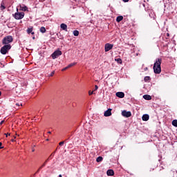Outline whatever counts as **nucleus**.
Returning <instances> with one entry per match:
<instances>
[{
  "label": "nucleus",
  "instance_id": "obj_1",
  "mask_svg": "<svg viewBox=\"0 0 177 177\" xmlns=\"http://www.w3.org/2000/svg\"><path fill=\"white\" fill-rule=\"evenodd\" d=\"M161 62H162L161 58L156 59L153 67L155 74H160L161 73Z\"/></svg>",
  "mask_w": 177,
  "mask_h": 177
},
{
  "label": "nucleus",
  "instance_id": "obj_2",
  "mask_svg": "<svg viewBox=\"0 0 177 177\" xmlns=\"http://www.w3.org/2000/svg\"><path fill=\"white\" fill-rule=\"evenodd\" d=\"M12 48V46L10 44H5L1 48V55H6L8 53V51L10 50Z\"/></svg>",
  "mask_w": 177,
  "mask_h": 177
},
{
  "label": "nucleus",
  "instance_id": "obj_3",
  "mask_svg": "<svg viewBox=\"0 0 177 177\" xmlns=\"http://www.w3.org/2000/svg\"><path fill=\"white\" fill-rule=\"evenodd\" d=\"M13 42V37L12 36H6L2 41L3 45H10V44Z\"/></svg>",
  "mask_w": 177,
  "mask_h": 177
},
{
  "label": "nucleus",
  "instance_id": "obj_4",
  "mask_svg": "<svg viewBox=\"0 0 177 177\" xmlns=\"http://www.w3.org/2000/svg\"><path fill=\"white\" fill-rule=\"evenodd\" d=\"M24 17V12H19V8H17V12L15 14V19L16 20H21Z\"/></svg>",
  "mask_w": 177,
  "mask_h": 177
},
{
  "label": "nucleus",
  "instance_id": "obj_5",
  "mask_svg": "<svg viewBox=\"0 0 177 177\" xmlns=\"http://www.w3.org/2000/svg\"><path fill=\"white\" fill-rule=\"evenodd\" d=\"M51 56L53 59H57L59 56H62V51L60 50H57L52 54Z\"/></svg>",
  "mask_w": 177,
  "mask_h": 177
},
{
  "label": "nucleus",
  "instance_id": "obj_6",
  "mask_svg": "<svg viewBox=\"0 0 177 177\" xmlns=\"http://www.w3.org/2000/svg\"><path fill=\"white\" fill-rule=\"evenodd\" d=\"M113 46H114V45L111 44L110 43L106 44L104 46L105 52H109V50H111V49H113Z\"/></svg>",
  "mask_w": 177,
  "mask_h": 177
},
{
  "label": "nucleus",
  "instance_id": "obj_7",
  "mask_svg": "<svg viewBox=\"0 0 177 177\" xmlns=\"http://www.w3.org/2000/svg\"><path fill=\"white\" fill-rule=\"evenodd\" d=\"M122 115L123 117H125L126 118H129V117H131V115H132V113H131V111H127L125 110L122 111Z\"/></svg>",
  "mask_w": 177,
  "mask_h": 177
},
{
  "label": "nucleus",
  "instance_id": "obj_8",
  "mask_svg": "<svg viewBox=\"0 0 177 177\" xmlns=\"http://www.w3.org/2000/svg\"><path fill=\"white\" fill-rule=\"evenodd\" d=\"M117 97H120V99H123L125 97V93L124 92H117L115 93Z\"/></svg>",
  "mask_w": 177,
  "mask_h": 177
},
{
  "label": "nucleus",
  "instance_id": "obj_9",
  "mask_svg": "<svg viewBox=\"0 0 177 177\" xmlns=\"http://www.w3.org/2000/svg\"><path fill=\"white\" fill-rule=\"evenodd\" d=\"M104 117H110L111 115V109H109L104 113Z\"/></svg>",
  "mask_w": 177,
  "mask_h": 177
},
{
  "label": "nucleus",
  "instance_id": "obj_10",
  "mask_svg": "<svg viewBox=\"0 0 177 177\" xmlns=\"http://www.w3.org/2000/svg\"><path fill=\"white\" fill-rule=\"evenodd\" d=\"M19 10H21L22 12H26V10H28V8H27V6H21V5H20L19 6Z\"/></svg>",
  "mask_w": 177,
  "mask_h": 177
},
{
  "label": "nucleus",
  "instance_id": "obj_11",
  "mask_svg": "<svg viewBox=\"0 0 177 177\" xmlns=\"http://www.w3.org/2000/svg\"><path fill=\"white\" fill-rule=\"evenodd\" d=\"M106 174L108 175V176H113V175H114V171L113 169H109L106 171Z\"/></svg>",
  "mask_w": 177,
  "mask_h": 177
},
{
  "label": "nucleus",
  "instance_id": "obj_12",
  "mask_svg": "<svg viewBox=\"0 0 177 177\" xmlns=\"http://www.w3.org/2000/svg\"><path fill=\"white\" fill-rule=\"evenodd\" d=\"M149 116L148 114H145L142 117V121H149Z\"/></svg>",
  "mask_w": 177,
  "mask_h": 177
},
{
  "label": "nucleus",
  "instance_id": "obj_13",
  "mask_svg": "<svg viewBox=\"0 0 177 177\" xmlns=\"http://www.w3.org/2000/svg\"><path fill=\"white\" fill-rule=\"evenodd\" d=\"M60 28L62 30H64V31H67V25L66 24H62Z\"/></svg>",
  "mask_w": 177,
  "mask_h": 177
},
{
  "label": "nucleus",
  "instance_id": "obj_14",
  "mask_svg": "<svg viewBox=\"0 0 177 177\" xmlns=\"http://www.w3.org/2000/svg\"><path fill=\"white\" fill-rule=\"evenodd\" d=\"M143 99H145V100H151V96L149 95H144Z\"/></svg>",
  "mask_w": 177,
  "mask_h": 177
},
{
  "label": "nucleus",
  "instance_id": "obj_15",
  "mask_svg": "<svg viewBox=\"0 0 177 177\" xmlns=\"http://www.w3.org/2000/svg\"><path fill=\"white\" fill-rule=\"evenodd\" d=\"M28 34H32V35H34V32H32V27L28 28L27 29Z\"/></svg>",
  "mask_w": 177,
  "mask_h": 177
},
{
  "label": "nucleus",
  "instance_id": "obj_16",
  "mask_svg": "<svg viewBox=\"0 0 177 177\" xmlns=\"http://www.w3.org/2000/svg\"><path fill=\"white\" fill-rule=\"evenodd\" d=\"M123 19H124V17H122V16H118V17L116 18V21H118V23H120V21H121Z\"/></svg>",
  "mask_w": 177,
  "mask_h": 177
},
{
  "label": "nucleus",
  "instance_id": "obj_17",
  "mask_svg": "<svg viewBox=\"0 0 177 177\" xmlns=\"http://www.w3.org/2000/svg\"><path fill=\"white\" fill-rule=\"evenodd\" d=\"M40 32H42V34L46 32V29L45 28V27L42 26L40 28Z\"/></svg>",
  "mask_w": 177,
  "mask_h": 177
},
{
  "label": "nucleus",
  "instance_id": "obj_18",
  "mask_svg": "<svg viewBox=\"0 0 177 177\" xmlns=\"http://www.w3.org/2000/svg\"><path fill=\"white\" fill-rule=\"evenodd\" d=\"M96 161H97V162H102V161H103V157H102V156L97 157L96 159Z\"/></svg>",
  "mask_w": 177,
  "mask_h": 177
},
{
  "label": "nucleus",
  "instance_id": "obj_19",
  "mask_svg": "<svg viewBox=\"0 0 177 177\" xmlns=\"http://www.w3.org/2000/svg\"><path fill=\"white\" fill-rule=\"evenodd\" d=\"M115 62H117V63H118L119 64H122V59H121V58H118L115 59Z\"/></svg>",
  "mask_w": 177,
  "mask_h": 177
},
{
  "label": "nucleus",
  "instance_id": "obj_20",
  "mask_svg": "<svg viewBox=\"0 0 177 177\" xmlns=\"http://www.w3.org/2000/svg\"><path fill=\"white\" fill-rule=\"evenodd\" d=\"M73 35H75V37H78V35H80V32L78 30H74Z\"/></svg>",
  "mask_w": 177,
  "mask_h": 177
},
{
  "label": "nucleus",
  "instance_id": "obj_21",
  "mask_svg": "<svg viewBox=\"0 0 177 177\" xmlns=\"http://www.w3.org/2000/svg\"><path fill=\"white\" fill-rule=\"evenodd\" d=\"M172 125H173L174 127H177V120H174L172 121Z\"/></svg>",
  "mask_w": 177,
  "mask_h": 177
},
{
  "label": "nucleus",
  "instance_id": "obj_22",
  "mask_svg": "<svg viewBox=\"0 0 177 177\" xmlns=\"http://www.w3.org/2000/svg\"><path fill=\"white\" fill-rule=\"evenodd\" d=\"M75 64H77V62H73V63H71V64H68L67 66L68 68H70V67H73V66H75Z\"/></svg>",
  "mask_w": 177,
  "mask_h": 177
},
{
  "label": "nucleus",
  "instance_id": "obj_23",
  "mask_svg": "<svg viewBox=\"0 0 177 177\" xmlns=\"http://www.w3.org/2000/svg\"><path fill=\"white\" fill-rule=\"evenodd\" d=\"M149 80H150V77L147 76V77H145V82L149 81Z\"/></svg>",
  "mask_w": 177,
  "mask_h": 177
},
{
  "label": "nucleus",
  "instance_id": "obj_24",
  "mask_svg": "<svg viewBox=\"0 0 177 177\" xmlns=\"http://www.w3.org/2000/svg\"><path fill=\"white\" fill-rule=\"evenodd\" d=\"M88 95H89V96L93 95V91H88Z\"/></svg>",
  "mask_w": 177,
  "mask_h": 177
},
{
  "label": "nucleus",
  "instance_id": "obj_25",
  "mask_svg": "<svg viewBox=\"0 0 177 177\" xmlns=\"http://www.w3.org/2000/svg\"><path fill=\"white\" fill-rule=\"evenodd\" d=\"M67 68H68V66H66L65 68H64L62 71H66V70H67Z\"/></svg>",
  "mask_w": 177,
  "mask_h": 177
},
{
  "label": "nucleus",
  "instance_id": "obj_26",
  "mask_svg": "<svg viewBox=\"0 0 177 177\" xmlns=\"http://www.w3.org/2000/svg\"><path fill=\"white\" fill-rule=\"evenodd\" d=\"M97 89H99V87L97 86V85H95L94 91H97Z\"/></svg>",
  "mask_w": 177,
  "mask_h": 177
},
{
  "label": "nucleus",
  "instance_id": "obj_27",
  "mask_svg": "<svg viewBox=\"0 0 177 177\" xmlns=\"http://www.w3.org/2000/svg\"><path fill=\"white\" fill-rule=\"evenodd\" d=\"M54 75H55V71H53L50 75V77H53Z\"/></svg>",
  "mask_w": 177,
  "mask_h": 177
},
{
  "label": "nucleus",
  "instance_id": "obj_28",
  "mask_svg": "<svg viewBox=\"0 0 177 177\" xmlns=\"http://www.w3.org/2000/svg\"><path fill=\"white\" fill-rule=\"evenodd\" d=\"M63 145H64V141L59 142V146H63Z\"/></svg>",
  "mask_w": 177,
  "mask_h": 177
},
{
  "label": "nucleus",
  "instance_id": "obj_29",
  "mask_svg": "<svg viewBox=\"0 0 177 177\" xmlns=\"http://www.w3.org/2000/svg\"><path fill=\"white\" fill-rule=\"evenodd\" d=\"M16 106H22L21 103H17Z\"/></svg>",
  "mask_w": 177,
  "mask_h": 177
},
{
  "label": "nucleus",
  "instance_id": "obj_30",
  "mask_svg": "<svg viewBox=\"0 0 177 177\" xmlns=\"http://www.w3.org/2000/svg\"><path fill=\"white\" fill-rule=\"evenodd\" d=\"M0 149H3V147H2V142H0Z\"/></svg>",
  "mask_w": 177,
  "mask_h": 177
},
{
  "label": "nucleus",
  "instance_id": "obj_31",
  "mask_svg": "<svg viewBox=\"0 0 177 177\" xmlns=\"http://www.w3.org/2000/svg\"><path fill=\"white\" fill-rule=\"evenodd\" d=\"M5 122V120H2L1 122H0V125H2V124H3Z\"/></svg>",
  "mask_w": 177,
  "mask_h": 177
},
{
  "label": "nucleus",
  "instance_id": "obj_32",
  "mask_svg": "<svg viewBox=\"0 0 177 177\" xmlns=\"http://www.w3.org/2000/svg\"><path fill=\"white\" fill-rule=\"evenodd\" d=\"M6 138H8V136H10V133H5Z\"/></svg>",
  "mask_w": 177,
  "mask_h": 177
},
{
  "label": "nucleus",
  "instance_id": "obj_33",
  "mask_svg": "<svg viewBox=\"0 0 177 177\" xmlns=\"http://www.w3.org/2000/svg\"><path fill=\"white\" fill-rule=\"evenodd\" d=\"M123 2H129V0H122Z\"/></svg>",
  "mask_w": 177,
  "mask_h": 177
},
{
  "label": "nucleus",
  "instance_id": "obj_34",
  "mask_svg": "<svg viewBox=\"0 0 177 177\" xmlns=\"http://www.w3.org/2000/svg\"><path fill=\"white\" fill-rule=\"evenodd\" d=\"M1 9H2V10L5 9L4 6H1Z\"/></svg>",
  "mask_w": 177,
  "mask_h": 177
},
{
  "label": "nucleus",
  "instance_id": "obj_35",
  "mask_svg": "<svg viewBox=\"0 0 177 177\" xmlns=\"http://www.w3.org/2000/svg\"><path fill=\"white\" fill-rule=\"evenodd\" d=\"M32 152L35 151V149L32 148Z\"/></svg>",
  "mask_w": 177,
  "mask_h": 177
},
{
  "label": "nucleus",
  "instance_id": "obj_36",
  "mask_svg": "<svg viewBox=\"0 0 177 177\" xmlns=\"http://www.w3.org/2000/svg\"><path fill=\"white\" fill-rule=\"evenodd\" d=\"M46 140L47 142H49V139H48V138H47Z\"/></svg>",
  "mask_w": 177,
  "mask_h": 177
},
{
  "label": "nucleus",
  "instance_id": "obj_37",
  "mask_svg": "<svg viewBox=\"0 0 177 177\" xmlns=\"http://www.w3.org/2000/svg\"><path fill=\"white\" fill-rule=\"evenodd\" d=\"M48 133H51V132H50V131H48Z\"/></svg>",
  "mask_w": 177,
  "mask_h": 177
},
{
  "label": "nucleus",
  "instance_id": "obj_38",
  "mask_svg": "<svg viewBox=\"0 0 177 177\" xmlns=\"http://www.w3.org/2000/svg\"><path fill=\"white\" fill-rule=\"evenodd\" d=\"M1 95H2V93H1V91H0V96H1Z\"/></svg>",
  "mask_w": 177,
  "mask_h": 177
},
{
  "label": "nucleus",
  "instance_id": "obj_39",
  "mask_svg": "<svg viewBox=\"0 0 177 177\" xmlns=\"http://www.w3.org/2000/svg\"><path fill=\"white\" fill-rule=\"evenodd\" d=\"M12 142H15V140H12Z\"/></svg>",
  "mask_w": 177,
  "mask_h": 177
},
{
  "label": "nucleus",
  "instance_id": "obj_40",
  "mask_svg": "<svg viewBox=\"0 0 177 177\" xmlns=\"http://www.w3.org/2000/svg\"><path fill=\"white\" fill-rule=\"evenodd\" d=\"M33 39H35V37H32Z\"/></svg>",
  "mask_w": 177,
  "mask_h": 177
}]
</instances>
